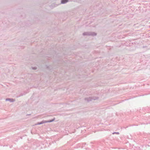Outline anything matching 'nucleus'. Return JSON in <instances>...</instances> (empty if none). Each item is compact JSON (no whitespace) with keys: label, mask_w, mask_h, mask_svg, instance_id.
I'll use <instances>...</instances> for the list:
<instances>
[{"label":"nucleus","mask_w":150,"mask_h":150,"mask_svg":"<svg viewBox=\"0 0 150 150\" xmlns=\"http://www.w3.org/2000/svg\"><path fill=\"white\" fill-rule=\"evenodd\" d=\"M52 122V121H49V122Z\"/></svg>","instance_id":"obj_2"},{"label":"nucleus","mask_w":150,"mask_h":150,"mask_svg":"<svg viewBox=\"0 0 150 150\" xmlns=\"http://www.w3.org/2000/svg\"><path fill=\"white\" fill-rule=\"evenodd\" d=\"M68 1V0H63L62 1V3L64 4V3L67 2Z\"/></svg>","instance_id":"obj_1"}]
</instances>
